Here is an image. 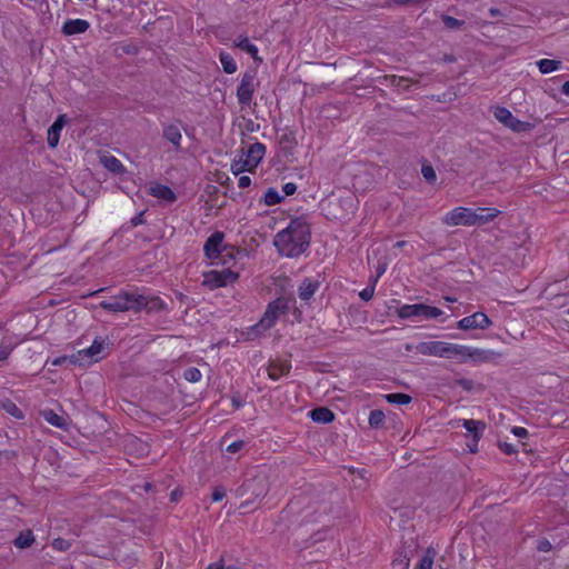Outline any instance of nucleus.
<instances>
[{"instance_id": "1", "label": "nucleus", "mask_w": 569, "mask_h": 569, "mask_svg": "<svg viewBox=\"0 0 569 569\" xmlns=\"http://www.w3.org/2000/svg\"><path fill=\"white\" fill-rule=\"evenodd\" d=\"M99 307L110 312H160L167 308L166 302L157 296H147L138 290H120L109 300H103Z\"/></svg>"}, {"instance_id": "2", "label": "nucleus", "mask_w": 569, "mask_h": 569, "mask_svg": "<svg viewBox=\"0 0 569 569\" xmlns=\"http://www.w3.org/2000/svg\"><path fill=\"white\" fill-rule=\"evenodd\" d=\"M310 240V226L303 219L297 218L292 219L284 229L277 232L273 246L281 256L296 258L309 248Z\"/></svg>"}, {"instance_id": "3", "label": "nucleus", "mask_w": 569, "mask_h": 569, "mask_svg": "<svg viewBox=\"0 0 569 569\" xmlns=\"http://www.w3.org/2000/svg\"><path fill=\"white\" fill-rule=\"evenodd\" d=\"M290 309V299L279 297L267 305L263 316L253 326L249 328L248 336L250 339L262 336L264 332L270 330L277 322V320L288 313Z\"/></svg>"}, {"instance_id": "4", "label": "nucleus", "mask_w": 569, "mask_h": 569, "mask_svg": "<svg viewBox=\"0 0 569 569\" xmlns=\"http://www.w3.org/2000/svg\"><path fill=\"white\" fill-rule=\"evenodd\" d=\"M495 356L496 353L491 350L447 342L445 358L455 359L459 363H481L491 361Z\"/></svg>"}, {"instance_id": "5", "label": "nucleus", "mask_w": 569, "mask_h": 569, "mask_svg": "<svg viewBox=\"0 0 569 569\" xmlns=\"http://www.w3.org/2000/svg\"><path fill=\"white\" fill-rule=\"evenodd\" d=\"M267 492L268 487L266 479L262 477L246 479L234 491L236 497L238 498L249 495V498L241 503L240 508H247L250 505H253L257 500L263 498Z\"/></svg>"}, {"instance_id": "6", "label": "nucleus", "mask_w": 569, "mask_h": 569, "mask_svg": "<svg viewBox=\"0 0 569 569\" xmlns=\"http://www.w3.org/2000/svg\"><path fill=\"white\" fill-rule=\"evenodd\" d=\"M442 313L443 311L441 309L425 303L402 305L397 309L399 318L415 321L437 319Z\"/></svg>"}, {"instance_id": "7", "label": "nucleus", "mask_w": 569, "mask_h": 569, "mask_svg": "<svg viewBox=\"0 0 569 569\" xmlns=\"http://www.w3.org/2000/svg\"><path fill=\"white\" fill-rule=\"evenodd\" d=\"M259 86L257 72L254 70H247L242 73L239 86L237 88L238 103L242 107H250L252 103L253 94Z\"/></svg>"}, {"instance_id": "8", "label": "nucleus", "mask_w": 569, "mask_h": 569, "mask_svg": "<svg viewBox=\"0 0 569 569\" xmlns=\"http://www.w3.org/2000/svg\"><path fill=\"white\" fill-rule=\"evenodd\" d=\"M442 222L446 226H450V227L475 226L473 209L466 208V207H456L445 214V217L442 218Z\"/></svg>"}, {"instance_id": "9", "label": "nucleus", "mask_w": 569, "mask_h": 569, "mask_svg": "<svg viewBox=\"0 0 569 569\" xmlns=\"http://www.w3.org/2000/svg\"><path fill=\"white\" fill-rule=\"evenodd\" d=\"M238 277L239 274L230 269L211 270L204 274L203 284L217 289L236 282Z\"/></svg>"}, {"instance_id": "10", "label": "nucleus", "mask_w": 569, "mask_h": 569, "mask_svg": "<svg viewBox=\"0 0 569 569\" xmlns=\"http://www.w3.org/2000/svg\"><path fill=\"white\" fill-rule=\"evenodd\" d=\"M493 116L499 122L515 132H523L531 128L529 122L519 120L505 107H496Z\"/></svg>"}, {"instance_id": "11", "label": "nucleus", "mask_w": 569, "mask_h": 569, "mask_svg": "<svg viewBox=\"0 0 569 569\" xmlns=\"http://www.w3.org/2000/svg\"><path fill=\"white\" fill-rule=\"evenodd\" d=\"M491 325V320L485 312L477 311L470 316L460 319L457 322V328L465 331L475 329L485 330L488 329Z\"/></svg>"}, {"instance_id": "12", "label": "nucleus", "mask_w": 569, "mask_h": 569, "mask_svg": "<svg viewBox=\"0 0 569 569\" xmlns=\"http://www.w3.org/2000/svg\"><path fill=\"white\" fill-rule=\"evenodd\" d=\"M446 347L445 341H423L416 346V351L422 356L445 358Z\"/></svg>"}, {"instance_id": "13", "label": "nucleus", "mask_w": 569, "mask_h": 569, "mask_svg": "<svg viewBox=\"0 0 569 569\" xmlns=\"http://www.w3.org/2000/svg\"><path fill=\"white\" fill-rule=\"evenodd\" d=\"M266 153V146L261 142L251 143L246 151L241 152L249 167L254 171Z\"/></svg>"}, {"instance_id": "14", "label": "nucleus", "mask_w": 569, "mask_h": 569, "mask_svg": "<svg viewBox=\"0 0 569 569\" xmlns=\"http://www.w3.org/2000/svg\"><path fill=\"white\" fill-rule=\"evenodd\" d=\"M162 137L171 143L174 151L181 150L182 133L178 123H162Z\"/></svg>"}, {"instance_id": "15", "label": "nucleus", "mask_w": 569, "mask_h": 569, "mask_svg": "<svg viewBox=\"0 0 569 569\" xmlns=\"http://www.w3.org/2000/svg\"><path fill=\"white\" fill-rule=\"evenodd\" d=\"M224 234L220 231L213 232L206 241L203 250L208 259H218L222 251Z\"/></svg>"}, {"instance_id": "16", "label": "nucleus", "mask_w": 569, "mask_h": 569, "mask_svg": "<svg viewBox=\"0 0 569 569\" xmlns=\"http://www.w3.org/2000/svg\"><path fill=\"white\" fill-rule=\"evenodd\" d=\"M148 193L168 204H171L177 200V194L170 187L158 182L150 183L148 187Z\"/></svg>"}, {"instance_id": "17", "label": "nucleus", "mask_w": 569, "mask_h": 569, "mask_svg": "<svg viewBox=\"0 0 569 569\" xmlns=\"http://www.w3.org/2000/svg\"><path fill=\"white\" fill-rule=\"evenodd\" d=\"M90 28V23L84 19H68L62 28L61 32L67 36H77L87 32Z\"/></svg>"}, {"instance_id": "18", "label": "nucleus", "mask_w": 569, "mask_h": 569, "mask_svg": "<svg viewBox=\"0 0 569 569\" xmlns=\"http://www.w3.org/2000/svg\"><path fill=\"white\" fill-rule=\"evenodd\" d=\"M319 288L320 281L318 279L305 278L298 287V297L302 301L309 302Z\"/></svg>"}, {"instance_id": "19", "label": "nucleus", "mask_w": 569, "mask_h": 569, "mask_svg": "<svg viewBox=\"0 0 569 569\" xmlns=\"http://www.w3.org/2000/svg\"><path fill=\"white\" fill-rule=\"evenodd\" d=\"M66 114H60L56 121L49 127L47 133V141L50 148H56L59 143L60 133L66 124Z\"/></svg>"}, {"instance_id": "20", "label": "nucleus", "mask_w": 569, "mask_h": 569, "mask_svg": "<svg viewBox=\"0 0 569 569\" xmlns=\"http://www.w3.org/2000/svg\"><path fill=\"white\" fill-rule=\"evenodd\" d=\"M268 376L272 380H278L291 370V363L288 360H271L268 363Z\"/></svg>"}, {"instance_id": "21", "label": "nucleus", "mask_w": 569, "mask_h": 569, "mask_svg": "<svg viewBox=\"0 0 569 569\" xmlns=\"http://www.w3.org/2000/svg\"><path fill=\"white\" fill-rule=\"evenodd\" d=\"M500 211L496 208H478L473 209L475 226H481L491 222L499 216Z\"/></svg>"}, {"instance_id": "22", "label": "nucleus", "mask_w": 569, "mask_h": 569, "mask_svg": "<svg viewBox=\"0 0 569 569\" xmlns=\"http://www.w3.org/2000/svg\"><path fill=\"white\" fill-rule=\"evenodd\" d=\"M462 426L468 432L472 433L476 442H478L486 429L485 422L473 419H463Z\"/></svg>"}, {"instance_id": "23", "label": "nucleus", "mask_w": 569, "mask_h": 569, "mask_svg": "<svg viewBox=\"0 0 569 569\" xmlns=\"http://www.w3.org/2000/svg\"><path fill=\"white\" fill-rule=\"evenodd\" d=\"M309 416L312 419V421L319 422V423H329V422L333 421V419H335V413L326 407H319V408L312 409L309 412Z\"/></svg>"}, {"instance_id": "24", "label": "nucleus", "mask_w": 569, "mask_h": 569, "mask_svg": "<svg viewBox=\"0 0 569 569\" xmlns=\"http://www.w3.org/2000/svg\"><path fill=\"white\" fill-rule=\"evenodd\" d=\"M101 163L106 169L114 174H122L126 172V168L122 162L116 158L114 156H103L101 157Z\"/></svg>"}, {"instance_id": "25", "label": "nucleus", "mask_w": 569, "mask_h": 569, "mask_svg": "<svg viewBox=\"0 0 569 569\" xmlns=\"http://www.w3.org/2000/svg\"><path fill=\"white\" fill-rule=\"evenodd\" d=\"M234 46L237 48H239L240 50L249 53L253 60H259L261 61V59L258 57V48L257 46H254L253 43L250 42V40L248 39V37L246 36H240L236 41H234Z\"/></svg>"}, {"instance_id": "26", "label": "nucleus", "mask_w": 569, "mask_h": 569, "mask_svg": "<svg viewBox=\"0 0 569 569\" xmlns=\"http://www.w3.org/2000/svg\"><path fill=\"white\" fill-rule=\"evenodd\" d=\"M537 66L542 74H547L552 71L559 70L561 67V61L552 59H541L537 61Z\"/></svg>"}, {"instance_id": "27", "label": "nucleus", "mask_w": 569, "mask_h": 569, "mask_svg": "<svg viewBox=\"0 0 569 569\" xmlns=\"http://www.w3.org/2000/svg\"><path fill=\"white\" fill-rule=\"evenodd\" d=\"M34 542V536L31 530H26L19 533L14 539V546L19 549L29 548Z\"/></svg>"}, {"instance_id": "28", "label": "nucleus", "mask_w": 569, "mask_h": 569, "mask_svg": "<svg viewBox=\"0 0 569 569\" xmlns=\"http://www.w3.org/2000/svg\"><path fill=\"white\" fill-rule=\"evenodd\" d=\"M219 59L226 73L232 74L237 71V62L230 53L221 52Z\"/></svg>"}, {"instance_id": "29", "label": "nucleus", "mask_w": 569, "mask_h": 569, "mask_svg": "<svg viewBox=\"0 0 569 569\" xmlns=\"http://www.w3.org/2000/svg\"><path fill=\"white\" fill-rule=\"evenodd\" d=\"M283 196L274 188H269L263 194V203L266 206H276L283 200Z\"/></svg>"}, {"instance_id": "30", "label": "nucleus", "mask_w": 569, "mask_h": 569, "mask_svg": "<svg viewBox=\"0 0 569 569\" xmlns=\"http://www.w3.org/2000/svg\"><path fill=\"white\" fill-rule=\"evenodd\" d=\"M231 171L233 174L238 176L244 171L252 172L253 170L249 167L248 162L244 160L243 156H239L234 158L231 162Z\"/></svg>"}, {"instance_id": "31", "label": "nucleus", "mask_w": 569, "mask_h": 569, "mask_svg": "<svg viewBox=\"0 0 569 569\" xmlns=\"http://www.w3.org/2000/svg\"><path fill=\"white\" fill-rule=\"evenodd\" d=\"M436 551L428 548L417 565V569H432Z\"/></svg>"}, {"instance_id": "32", "label": "nucleus", "mask_w": 569, "mask_h": 569, "mask_svg": "<svg viewBox=\"0 0 569 569\" xmlns=\"http://www.w3.org/2000/svg\"><path fill=\"white\" fill-rule=\"evenodd\" d=\"M385 399L393 405H409L412 400L411 396L401 392L388 393Z\"/></svg>"}, {"instance_id": "33", "label": "nucleus", "mask_w": 569, "mask_h": 569, "mask_svg": "<svg viewBox=\"0 0 569 569\" xmlns=\"http://www.w3.org/2000/svg\"><path fill=\"white\" fill-rule=\"evenodd\" d=\"M386 80L389 82L390 86L403 91L408 90L410 87V80L403 77L392 74L386 77Z\"/></svg>"}, {"instance_id": "34", "label": "nucleus", "mask_w": 569, "mask_h": 569, "mask_svg": "<svg viewBox=\"0 0 569 569\" xmlns=\"http://www.w3.org/2000/svg\"><path fill=\"white\" fill-rule=\"evenodd\" d=\"M386 416L381 410H372L369 415V426L371 428H380L385 423Z\"/></svg>"}, {"instance_id": "35", "label": "nucleus", "mask_w": 569, "mask_h": 569, "mask_svg": "<svg viewBox=\"0 0 569 569\" xmlns=\"http://www.w3.org/2000/svg\"><path fill=\"white\" fill-rule=\"evenodd\" d=\"M44 419L54 427L61 428L64 426V419L52 410L44 411Z\"/></svg>"}, {"instance_id": "36", "label": "nucleus", "mask_w": 569, "mask_h": 569, "mask_svg": "<svg viewBox=\"0 0 569 569\" xmlns=\"http://www.w3.org/2000/svg\"><path fill=\"white\" fill-rule=\"evenodd\" d=\"M183 377L189 382H198L201 380V371L196 367H190L183 372Z\"/></svg>"}, {"instance_id": "37", "label": "nucleus", "mask_w": 569, "mask_h": 569, "mask_svg": "<svg viewBox=\"0 0 569 569\" xmlns=\"http://www.w3.org/2000/svg\"><path fill=\"white\" fill-rule=\"evenodd\" d=\"M421 173L425 180L429 183H433L437 179L436 171L430 164H422Z\"/></svg>"}, {"instance_id": "38", "label": "nucleus", "mask_w": 569, "mask_h": 569, "mask_svg": "<svg viewBox=\"0 0 569 569\" xmlns=\"http://www.w3.org/2000/svg\"><path fill=\"white\" fill-rule=\"evenodd\" d=\"M442 22L448 29H458V28L462 27L465 23L462 20H458L450 16H443Z\"/></svg>"}, {"instance_id": "39", "label": "nucleus", "mask_w": 569, "mask_h": 569, "mask_svg": "<svg viewBox=\"0 0 569 569\" xmlns=\"http://www.w3.org/2000/svg\"><path fill=\"white\" fill-rule=\"evenodd\" d=\"M103 349V342L94 340L92 345L86 350V353L89 357H96L98 356Z\"/></svg>"}, {"instance_id": "40", "label": "nucleus", "mask_w": 569, "mask_h": 569, "mask_svg": "<svg viewBox=\"0 0 569 569\" xmlns=\"http://www.w3.org/2000/svg\"><path fill=\"white\" fill-rule=\"evenodd\" d=\"M375 295V284L372 286H367L365 289H362L360 292H359V297L361 300L363 301H369L372 299Z\"/></svg>"}, {"instance_id": "41", "label": "nucleus", "mask_w": 569, "mask_h": 569, "mask_svg": "<svg viewBox=\"0 0 569 569\" xmlns=\"http://www.w3.org/2000/svg\"><path fill=\"white\" fill-rule=\"evenodd\" d=\"M52 546L56 550L67 551L70 548V542L62 538H58V539H54Z\"/></svg>"}, {"instance_id": "42", "label": "nucleus", "mask_w": 569, "mask_h": 569, "mask_svg": "<svg viewBox=\"0 0 569 569\" xmlns=\"http://www.w3.org/2000/svg\"><path fill=\"white\" fill-rule=\"evenodd\" d=\"M244 446H246V442L243 440H237V441H233L232 443H230L226 448V451L228 453H236V452L240 451Z\"/></svg>"}, {"instance_id": "43", "label": "nucleus", "mask_w": 569, "mask_h": 569, "mask_svg": "<svg viewBox=\"0 0 569 569\" xmlns=\"http://www.w3.org/2000/svg\"><path fill=\"white\" fill-rule=\"evenodd\" d=\"M226 497V489L222 487H216L211 495L212 502L221 501Z\"/></svg>"}, {"instance_id": "44", "label": "nucleus", "mask_w": 569, "mask_h": 569, "mask_svg": "<svg viewBox=\"0 0 569 569\" xmlns=\"http://www.w3.org/2000/svg\"><path fill=\"white\" fill-rule=\"evenodd\" d=\"M13 348L10 345L1 343L0 345V361H4L8 359Z\"/></svg>"}, {"instance_id": "45", "label": "nucleus", "mask_w": 569, "mask_h": 569, "mask_svg": "<svg viewBox=\"0 0 569 569\" xmlns=\"http://www.w3.org/2000/svg\"><path fill=\"white\" fill-rule=\"evenodd\" d=\"M4 409L7 412H9L10 415L17 417V418H21L22 415H21V411L18 409V407L13 403V402H8L4 405Z\"/></svg>"}, {"instance_id": "46", "label": "nucleus", "mask_w": 569, "mask_h": 569, "mask_svg": "<svg viewBox=\"0 0 569 569\" xmlns=\"http://www.w3.org/2000/svg\"><path fill=\"white\" fill-rule=\"evenodd\" d=\"M499 448L506 455H513V453H516L518 451L517 448L512 443H508V442H500L499 443Z\"/></svg>"}, {"instance_id": "47", "label": "nucleus", "mask_w": 569, "mask_h": 569, "mask_svg": "<svg viewBox=\"0 0 569 569\" xmlns=\"http://www.w3.org/2000/svg\"><path fill=\"white\" fill-rule=\"evenodd\" d=\"M551 548H552V545H551V543H550V541H549V540H547V539H541V540H539V541H538V543H537V549H538L539 551H541V552H548V551H550V550H551Z\"/></svg>"}, {"instance_id": "48", "label": "nucleus", "mask_w": 569, "mask_h": 569, "mask_svg": "<svg viewBox=\"0 0 569 569\" xmlns=\"http://www.w3.org/2000/svg\"><path fill=\"white\" fill-rule=\"evenodd\" d=\"M282 191H283L284 196H292L297 191V184L293 182H287L283 184Z\"/></svg>"}, {"instance_id": "49", "label": "nucleus", "mask_w": 569, "mask_h": 569, "mask_svg": "<svg viewBox=\"0 0 569 569\" xmlns=\"http://www.w3.org/2000/svg\"><path fill=\"white\" fill-rule=\"evenodd\" d=\"M250 184H251V178H250V177H248V176H241V177L238 179V187H239L240 189L248 188Z\"/></svg>"}, {"instance_id": "50", "label": "nucleus", "mask_w": 569, "mask_h": 569, "mask_svg": "<svg viewBox=\"0 0 569 569\" xmlns=\"http://www.w3.org/2000/svg\"><path fill=\"white\" fill-rule=\"evenodd\" d=\"M511 432L518 438H525L528 435V430L523 427H513Z\"/></svg>"}, {"instance_id": "51", "label": "nucleus", "mask_w": 569, "mask_h": 569, "mask_svg": "<svg viewBox=\"0 0 569 569\" xmlns=\"http://www.w3.org/2000/svg\"><path fill=\"white\" fill-rule=\"evenodd\" d=\"M457 383L465 390H471L473 387V382L466 378L459 379Z\"/></svg>"}, {"instance_id": "52", "label": "nucleus", "mask_w": 569, "mask_h": 569, "mask_svg": "<svg viewBox=\"0 0 569 569\" xmlns=\"http://www.w3.org/2000/svg\"><path fill=\"white\" fill-rule=\"evenodd\" d=\"M231 401H232V405H233V407H234L236 409L241 408V407H242V405H243V401L241 400V398H240L239 396H233V397H232V399H231Z\"/></svg>"}, {"instance_id": "53", "label": "nucleus", "mask_w": 569, "mask_h": 569, "mask_svg": "<svg viewBox=\"0 0 569 569\" xmlns=\"http://www.w3.org/2000/svg\"><path fill=\"white\" fill-rule=\"evenodd\" d=\"M561 93L569 97V81H566L561 87Z\"/></svg>"}, {"instance_id": "54", "label": "nucleus", "mask_w": 569, "mask_h": 569, "mask_svg": "<svg viewBox=\"0 0 569 569\" xmlns=\"http://www.w3.org/2000/svg\"><path fill=\"white\" fill-rule=\"evenodd\" d=\"M489 13L492 18L499 17L501 14V12L498 8H490Z\"/></svg>"}, {"instance_id": "55", "label": "nucleus", "mask_w": 569, "mask_h": 569, "mask_svg": "<svg viewBox=\"0 0 569 569\" xmlns=\"http://www.w3.org/2000/svg\"><path fill=\"white\" fill-rule=\"evenodd\" d=\"M419 0H395L396 3L398 4H409V3H412V2H418Z\"/></svg>"}, {"instance_id": "56", "label": "nucleus", "mask_w": 569, "mask_h": 569, "mask_svg": "<svg viewBox=\"0 0 569 569\" xmlns=\"http://www.w3.org/2000/svg\"><path fill=\"white\" fill-rule=\"evenodd\" d=\"M141 217H142V213H140L139 216L134 217V218L131 220L132 224H133V226H138L139 223H141V222H142Z\"/></svg>"}, {"instance_id": "57", "label": "nucleus", "mask_w": 569, "mask_h": 569, "mask_svg": "<svg viewBox=\"0 0 569 569\" xmlns=\"http://www.w3.org/2000/svg\"><path fill=\"white\" fill-rule=\"evenodd\" d=\"M405 244H406V241H398V242L396 243V247H398V248H402Z\"/></svg>"}, {"instance_id": "58", "label": "nucleus", "mask_w": 569, "mask_h": 569, "mask_svg": "<svg viewBox=\"0 0 569 569\" xmlns=\"http://www.w3.org/2000/svg\"><path fill=\"white\" fill-rule=\"evenodd\" d=\"M104 290H106L104 288H100L99 290L92 292L90 296H96V295H98V293H100V292H102Z\"/></svg>"}, {"instance_id": "59", "label": "nucleus", "mask_w": 569, "mask_h": 569, "mask_svg": "<svg viewBox=\"0 0 569 569\" xmlns=\"http://www.w3.org/2000/svg\"><path fill=\"white\" fill-rule=\"evenodd\" d=\"M61 361H62V359H56V360L53 361V365H56V366H57V365H60V363H61Z\"/></svg>"}, {"instance_id": "60", "label": "nucleus", "mask_w": 569, "mask_h": 569, "mask_svg": "<svg viewBox=\"0 0 569 569\" xmlns=\"http://www.w3.org/2000/svg\"><path fill=\"white\" fill-rule=\"evenodd\" d=\"M151 487L150 483H146V490H148Z\"/></svg>"}, {"instance_id": "61", "label": "nucleus", "mask_w": 569, "mask_h": 569, "mask_svg": "<svg viewBox=\"0 0 569 569\" xmlns=\"http://www.w3.org/2000/svg\"><path fill=\"white\" fill-rule=\"evenodd\" d=\"M379 271H380V272H379V274H380L381 272H385V269L379 268Z\"/></svg>"}, {"instance_id": "62", "label": "nucleus", "mask_w": 569, "mask_h": 569, "mask_svg": "<svg viewBox=\"0 0 569 569\" xmlns=\"http://www.w3.org/2000/svg\"><path fill=\"white\" fill-rule=\"evenodd\" d=\"M379 271H380V272H379V274H380L381 272H385V269L379 268Z\"/></svg>"}]
</instances>
